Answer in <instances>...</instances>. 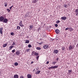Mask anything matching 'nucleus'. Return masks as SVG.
Returning <instances> with one entry per match:
<instances>
[{
    "label": "nucleus",
    "mask_w": 78,
    "mask_h": 78,
    "mask_svg": "<svg viewBox=\"0 0 78 78\" xmlns=\"http://www.w3.org/2000/svg\"><path fill=\"white\" fill-rule=\"evenodd\" d=\"M3 29V27H1L0 28V33L1 34L3 33V32H2Z\"/></svg>",
    "instance_id": "obj_9"
},
{
    "label": "nucleus",
    "mask_w": 78,
    "mask_h": 78,
    "mask_svg": "<svg viewBox=\"0 0 78 78\" xmlns=\"http://www.w3.org/2000/svg\"><path fill=\"white\" fill-rule=\"evenodd\" d=\"M17 30H20V26H17Z\"/></svg>",
    "instance_id": "obj_25"
},
{
    "label": "nucleus",
    "mask_w": 78,
    "mask_h": 78,
    "mask_svg": "<svg viewBox=\"0 0 78 78\" xmlns=\"http://www.w3.org/2000/svg\"><path fill=\"white\" fill-rule=\"evenodd\" d=\"M7 5H8V3H7V2H5V7H6V6H7Z\"/></svg>",
    "instance_id": "obj_30"
},
{
    "label": "nucleus",
    "mask_w": 78,
    "mask_h": 78,
    "mask_svg": "<svg viewBox=\"0 0 78 78\" xmlns=\"http://www.w3.org/2000/svg\"><path fill=\"white\" fill-rule=\"evenodd\" d=\"M8 20L7 19L4 18V20H3V23H8Z\"/></svg>",
    "instance_id": "obj_3"
},
{
    "label": "nucleus",
    "mask_w": 78,
    "mask_h": 78,
    "mask_svg": "<svg viewBox=\"0 0 78 78\" xmlns=\"http://www.w3.org/2000/svg\"><path fill=\"white\" fill-rule=\"evenodd\" d=\"M34 62L33 61H32L31 62V64H33Z\"/></svg>",
    "instance_id": "obj_51"
},
{
    "label": "nucleus",
    "mask_w": 78,
    "mask_h": 78,
    "mask_svg": "<svg viewBox=\"0 0 78 78\" xmlns=\"http://www.w3.org/2000/svg\"><path fill=\"white\" fill-rule=\"evenodd\" d=\"M36 69L37 70V71L38 70H39V68H37Z\"/></svg>",
    "instance_id": "obj_49"
},
{
    "label": "nucleus",
    "mask_w": 78,
    "mask_h": 78,
    "mask_svg": "<svg viewBox=\"0 0 78 78\" xmlns=\"http://www.w3.org/2000/svg\"><path fill=\"white\" fill-rule=\"evenodd\" d=\"M14 78H19V76L17 74H15L14 76Z\"/></svg>",
    "instance_id": "obj_13"
},
{
    "label": "nucleus",
    "mask_w": 78,
    "mask_h": 78,
    "mask_svg": "<svg viewBox=\"0 0 78 78\" xmlns=\"http://www.w3.org/2000/svg\"><path fill=\"white\" fill-rule=\"evenodd\" d=\"M12 45H16V42H15V41H14L13 42V44H12Z\"/></svg>",
    "instance_id": "obj_32"
},
{
    "label": "nucleus",
    "mask_w": 78,
    "mask_h": 78,
    "mask_svg": "<svg viewBox=\"0 0 78 78\" xmlns=\"http://www.w3.org/2000/svg\"><path fill=\"white\" fill-rule=\"evenodd\" d=\"M39 56L37 55V56H36V59L37 60V61H38L39 60Z\"/></svg>",
    "instance_id": "obj_23"
},
{
    "label": "nucleus",
    "mask_w": 78,
    "mask_h": 78,
    "mask_svg": "<svg viewBox=\"0 0 78 78\" xmlns=\"http://www.w3.org/2000/svg\"><path fill=\"white\" fill-rule=\"evenodd\" d=\"M15 51H16V50H15V49H14V50H12V53H14L15 52Z\"/></svg>",
    "instance_id": "obj_34"
},
{
    "label": "nucleus",
    "mask_w": 78,
    "mask_h": 78,
    "mask_svg": "<svg viewBox=\"0 0 78 78\" xmlns=\"http://www.w3.org/2000/svg\"><path fill=\"white\" fill-rule=\"evenodd\" d=\"M40 72H41V71L40 70L36 71L35 74L37 75H38V74H39V73H40Z\"/></svg>",
    "instance_id": "obj_7"
},
{
    "label": "nucleus",
    "mask_w": 78,
    "mask_h": 78,
    "mask_svg": "<svg viewBox=\"0 0 78 78\" xmlns=\"http://www.w3.org/2000/svg\"><path fill=\"white\" fill-rule=\"evenodd\" d=\"M42 36L43 37H47V36H46V34H43Z\"/></svg>",
    "instance_id": "obj_22"
},
{
    "label": "nucleus",
    "mask_w": 78,
    "mask_h": 78,
    "mask_svg": "<svg viewBox=\"0 0 78 78\" xmlns=\"http://www.w3.org/2000/svg\"><path fill=\"white\" fill-rule=\"evenodd\" d=\"M7 11L9 12H10V10L9 9H7Z\"/></svg>",
    "instance_id": "obj_38"
},
{
    "label": "nucleus",
    "mask_w": 78,
    "mask_h": 78,
    "mask_svg": "<svg viewBox=\"0 0 78 78\" xmlns=\"http://www.w3.org/2000/svg\"><path fill=\"white\" fill-rule=\"evenodd\" d=\"M53 69H54L58 68V66H53Z\"/></svg>",
    "instance_id": "obj_18"
},
{
    "label": "nucleus",
    "mask_w": 78,
    "mask_h": 78,
    "mask_svg": "<svg viewBox=\"0 0 78 78\" xmlns=\"http://www.w3.org/2000/svg\"><path fill=\"white\" fill-rule=\"evenodd\" d=\"M55 27H58V25L57 24H55Z\"/></svg>",
    "instance_id": "obj_40"
},
{
    "label": "nucleus",
    "mask_w": 78,
    "mask_h": 78,
    "mask_svg": "<svg viewBox=\"0 0 78 78\" xmlns=\"http://www.w3.org/2000/svg\"><path fill=\"white\" fill-rule=\"evenodd\" d=\"M27 76L28 78H31V77H32V76L30 74H28L27 75Z\"/></svg>",
    "instance_id": "obj_10"
},
{
    "label": "nucleus",
    "mask_w": 78,
    "mask_h": 78,
    "mask_svg": "<svg viewBox=\"0 0 78 78\" xmlns=\"http://www.w3.org/2000/svg\"><path fill=\"white\" fill-rule=\"evenodd\" d=\"M10 47L12 48H13V47H14L13 46H10Z\"/></svg>",
    "instance_id": "obj_50"
},
{
    "label": "nucleus",
    "mask_w": 78,
    "mask_h": 78,
    "mask_svg": "<svg viewBox=\"0 0 78 78\" xmlns=\"http://www.w3.org/2000/svg\"><path fill=\"white\" fill-rule=\"evenodd\" d=\"M53 69V66H51V67L49 68V69Z\"/></svg>",
    "instance_id": "obj_42"
},
{
    "label": "nucleus",
    "mask_w": 78,
    "mask_h": 78,
    "mask_svg": "<svg viewBox=\"0 0 78 78\" xmlns=\"http://www.w3.org/2000/svg\"><path fill=\"white\" fill-rule=\"evenodd\" d=\"M35 70H35V69H34L33 70V71H35Z\"/></svg>",
    "instance_id": "obj_52"
},
{
    "label": "nucleus",
    "mask_w": 78,
    "mask_h": 78,
    "mask_svg": "<svg viewBox=\"0 0 78 78\" xmlns=\"http://www.w3.org/2000/svg\"><path fill=\"white\" fill-rule=\"evenodd\" d=\"M50 41L51 42H53V41H54V39L51 38L50 39Z\"/></svg>",
    "instance_id": "obj_37"
},
{
    "label": "nucleus",
    "mask_w": 78,
    "mask_h": 78,
    "mask_svg": "<svg viewBox=\"0 0 78 78\" xmlns=\"http://www.w3.org/2000/svg\"><path fill=\"white\" fill-rule=\"evenodd\" d=\"M18 64H18V63L17 62H15V63H14V65L15 66H18Z\"/></svg>",
    "instance_id": "obj_28"
},
{
    "label": "nucleus",
    "mask_w": 78,
    "mask_h": 78,
    "mask_svg": "<svg viewBox=\"0 0 78 78\" xmlns=\"http://www.w3.org/2000/svg\"><path fill=\"white\" fill-rule=\"evenodd\" d=\"M30 49H27V52H28L30 51Z\"/></svg>",
    "instance_id": "obj_41"
},
{
    "label": "nucleus",
    "mask_w": 78,
    "mask_h": 78,
    "mask_svg": "<svg viewBox=\"0 0 78 78\" xmlns=\"http://www.w3.org/2000/svg\"><path fill=\"white\" fill-rule=\"evenodd\" d=\"M16 55H19V54H20V51H17L16 52Z\"/></svg>",
    "instance_id": "obj_16"
},
{
    "label": "nucleus",
    "mask_w": 78,
    "mask_h": 78,
    "mask_svg": "<svg viewBox=\"0 0 78 78\" xmlns=\"http://www.w3.org/2000/svg\"><path fill=\"white\" fill-rule=\"evenodd\" d=\"M11 35H12V36H14V34L13 32H11Z\"/></svg>",
    "instance_id": "obj_36"
},
{
    "label": "nucleus",
    "mask_w": 78,
    "mask_h": 78,
    "mask_svg": "<svg viewBox=\"0 0 78 78\" xmlns=\"http://www.w3.org/2000/svg\"><path fill=\"white\" fill-rule=\"evenodd\" d=\"M75 14L76 16H78V9H76L75 10Z\"/></svg>",
    "instance_id": "obj_11"
},
{
    "label": "nucleus",
    "mask_w": 78,
    "mask_h": 78,
    "mask_svg": "<svg viewBox=\"0 0 78 78\" xmlns=\"http://www.w3.org/2000/svg\"><path fill=\"white\" fill-rule=\"evenodd\" d=\"M13 6H13V5H12V6L11 7H10L9 8L11 10V9H12V7H13Z\"/></svg>",
    "instance_id": "obj_39"
},
{
    "label": "nucleus",
    "mask_w": 78,
    "mask_h": 78,
    "mask_svg": "<svg viewBox=\"0 0 78 78\" xmlns=\"http://www.w3.org/2000/svg\"><path fill=\"white\" fill-rule=\"evenodd\" d=\"M37 44H38L39 45H42V44H43V42H41V43H39L38 42H37Z\"/></svg>",
    "instance_id": "obj_24"
},
{
    "label": "nucleus",
    "mask_w": 78,
    "mask_h": 78,
    "mask_svg": "<svg viewBox=\"0 0 78 78\" xmlns=\"http://www.w3.org/2000/svg\"><path fill=\"white\" fill-rule=\"evenodd\" d=\"M12 48L11 47V46H10L9 47V50H11V49Z\"/></svg>",
    "instance_id": "obj_44"
},
{
    "label": "nucleus",
    "mask_w": 78,
    "mask_h": 78,
    "mask_svg": "<svg viewBox=\"0 0 78 78\" xmlns=\"http://www.w3.org/2000/svg\"><path fill=\"white\" fill-rule=\"evenodd\" d=\"M36 49H37V50H40L41 49V48L40 47H37L36 48Z\"/></svg>",
    "instance_id": "obj_21"
},
{
    "label": "nucleus",
    "mask_w": 78,
    "mask_h": 78,
    "mask_svg": "<svg viewBox=\"0 0 78 78\" xmlns=\"http://www.w3.org/2000/svg\"><path fill=\"white\" fill-rule=\"evenodd\" d=\"M38 2V0H34L33 1V3H36L37 2Z\"/></svg>",
    "instance_id": "obj_14"
},
{
    "label": "nucleus",
    "mask_w": 78,
    "mask_h": 78,
    "mask_svg": "<svg viewBox=\"0 0 78 78\" xmlns=\"http://www.w3.org/2000/svg\"><path fill=\"white\" fill-rule=\"evenodd\" d=\"M64 50H65V47L64 46L62 47V50L64 51Z\"/></svg>",
    "instance_id": "obj_29"
},
{
    "label": "nucleus",
    "mask_w": 78,
    "mask_h": 78,
    "mask_svg": "<svg viewBox=\"0 0 78 78\" xmlns=\"http://www.w3.org/2000/svg\"><path fill=\"white\" fill-rule=\"evenodd\" d=\"M28 47L29 48H31V47H32V46L31 45V44H29Z\"/></svg>",
    "instance_id": "obj_33"
},
{
    "label": "nucleus",
    "mask_w": 78,
    "mask_h": 78,
    "mask_svg": "<svg viewBox=\"0 0 78 78\" xmlns=\"http://www.w3.org/2000/svg\"><path fill=\"white\" fill-rule=\"evenodd\" d=\"M38 31H39V30L38 29Z\"/></svg>",
    "instance_id": "obj_53"
},
{
    "label": "nucleus",
    "mask_w": 78,
    "mask_h": 78,
    "mask_svg": "<svg viewBox=\"0 0 78 78\" xmlns=\"http://www.w3.org/2000/svg\"><path fill=\"white\" fill-rule=\"evenodd\" d=\"M59 51H58V50H57L56 49H55L53 51V53H54L55 54H58V53Z\"/></svg>",
    "instance_id": "obj_4"
},
{
    "label": "nucleus",
    "mask_w": 78,
    "mask_h": 78,
    "mask_svg": "<svg viewBox=\"0 0 78 78\" xmlns=\"http://www.w3.org/2000/svg\"><path fill=\"white\" fill-rule=\"evenodd\" d=\"M20 78H23V76H21L20 77Z\"/></svg>",
    "instance_id": "obj_47"
},
{
    "label": "nucleus",
    "mask_w": 78,
    "mask_h": 78,
    "mask_svg": "<svg viewBox=\"0 0 78 78\" xmlns=\"http://www.w3.org/2000/svg\"><path fill=\"white\" fill-rule=\"evenodd\" d=\"M55 32L57 34H58V33H59V32H60V31L58 29H56L55 30Z\"/></svg>",
    "instance_id": "obj_8"
},
{
    "label": "nucleus",
    "mask_w": 78,
    "mask_h": 78,
    "mask_svg": "<svg viewBox=\"0 0 78 78\" xmlns=\"http://www.w3.org/2000/svg\"><path fill=\"white\" fill-rule=\"evenodd\" d=\"M56 61H58L59 60V58H56Z\"/></svg>",
    "instance_id": "obj_48"
},
{
    "label": "nucleus",
    "mask_w": 78,
    "mask_h": 78,
    "mask_svg": "<svg viewBox=\"0 0 78 78\" xmlns=\"http://www.w3.org/2000/svg\"><path fill=\"white\" fill-rule=\"evenodd\" d=\"M69 30H72V28L71 27H69Z\"/></svg>",
    "instance_id": "obj_46"
},
{
    "label": "nucleus",
    "mask_w": 78,
    "mask_h": 78,
    "mask_svg": "<svg viewBox=\"0 0 78 78\" xmlns=\"http://www.w3.org/2000/svg\"><path fill=\"white\" fill-rule=\"evenodd\" d=\"M7 46V44H5L3 45V47H6Z\"/></svg>",
    "instance_id": "obj_26"
},
{
    "label": "nucleus",
    "mask_w": 78,
    "mask_h": 78,
    "mask_svg": "<svg viewBox=\"0 0 78 78\" xmlns=\"http://www.w3.org/2000/svg\"><path fill=\"white\" fill-rule=\"evenodd\" d=\"M56 62H52V64H53V65H55V64H56Z\"/></svg>",
    "instance_id": "obj_35"
},
{
    "label": "nucleus",
    "mask_w": 78,
    "mask_h": 78,
    "mask_svg": "<svg viewBox=\"0 0 78 78\" xmlns=\"http://www.w3.org/2000/svg\"><path fill=\"white\" fill-rule=\"evenodd\" d=\"M28 43H30V41L29 40L25 41V44H28Z\"/></svg>",
    "instance_id": "obj_15"
},
{
    "label": "nucleus",
    "mask_w": 78,
    "mask_h": 78,
    "mask_svg": "<svg viewBox=\"0 0 78 78\" xmlns=\"http://www.w3.org/2000/svg\"><path fill=\"white\" fill-rule=\"evenodd\" d=\"M19 25L21 27H24V25H23V24H22V21H20V22L19 23Z\"/></svg>",
    "instance_id": "obj_2"
},
{
    "label": "nucleus",
    "mask_w": 78,
    "mask_h": 78,
    "mask_svg": "<svg viewBox=\"0 0 78 78\" xmlns=\"http://www.w3.org/2000/svg\"><path fill=\"white\" fill-rule=\"evenodd\" d=\"M69 27L66 28L65 30H69Z\"/></svg>",
    "instance_id": "obj_43"
},
{
    "label": "nucleus",
    "mask_w": 78,
    "mask_h": 78,
    "mask_svg": "<svg viewBox=\"0 0 78 78\" xmlns=\"http://www.w3.org/2000/svg\"><path fill=\"white\" fill-rule=\"evenodd\" d=\"M61 19L62 20H66V19H67V18L66 16H63V17H62Z\"/></svg>",
    "instance_id": "obj_12"
},
{
    "label": "nucleus",
    "mask_w": 78,
    "mask_h": 78,
    "mask_svg": "<svg viewBox=\"0 0 78 78\" xmlns=\"http://www.w3.org/2000/svg\"><path fill=\"white\" fill-rule=\"evenodd\" d=\"M72 72V70H68V73H69V75L71 74V73Z\"/></svg>",
    "instance_id": "obj_17"
},
{
    "label": "nucleus",
    "mask_w": 78,
    "mask_h": 78,
    "mask_svg": "<svg viewBox=\"0 0 78 78\" xmlns=\"http://www.w3.org/2000/svg\"><path fill=\"white\" fill-rule=\"evenodd\" d=\"M39 55V54H38V53H37V52H35V54H34V56L35 55V56H37V55Z\"/></svg>",
    "instance_id": "obj_27"
},
{
    "label": "nucleus",
    "mask_w": 78,
    "mask_h": 78,
    "mask_svg": "<svg viewBox=\"0 0 78 78\" xmlns=\"http://www.w3.org/2000/svg\"><path fill=\"white\" fill-rule=\"evenodd\" d=\"M43 48L44 49H48L49 48V46L48 45H45L43 46Z\"/></svg>",
    "instance_id": "obj_1"
},
{
    "label": "nucleus",
    "mask_w": 78,
    "mask_h": 78,
    "mask_svg": "<svg viewBox=\"0 0 78 78\" xmlns=\"http://www.w3.org/2000/svg\"><path fill=\"white\" fill-rule=\"evenodd\" d=\"M35 52H35V51H32V56H34V55Z\"/></svg>",
    "instance_id": "obj_20"
},
{
    "label": "nucleus",
    "mask_w": 78,
    "mask_h": 78,
    "mask_svg": "<svg viewBox=\"0 0 78 78\" xmlns=\"http://www.w3.org/2000/svg\"><path fill=\"white\" fill-rule=\"evenodd\" d=\"M4 17L1 16L0 17V22H2L4 20Z\"/></svg>",
    "instance_id": "obj_6"
},
{
    "label": "nucleus",
    "mask_w": 78,
    "mask_h": 78,
    "mask_svg": "<svg viewBox=\"0 0 78 78\" xmlns=\"http://www.w3.org/2000/svg\"><path fill=\"white\" fill-rule=\"evenodd\" d=\"M29 27V30H32V28H33V26L31 25Z\"/></svg>",
    "instance_id": "obj_19"
},
{
    "label": "nucleus",
    "mask_w": 78,
    "mask_h": 78,
    "mask_svg": "<svg viewBox=\"0 0 78 78\" xmlns=\"http://www.w3.org/2000/svg\"><path fill=\"white\" fill-rule=\"evenodd\" d=\"M60 23V21H59V20H57V22H56V23H57V24H58V23Z\"/></svg>",
    "instance_id": "obj_31"
},
{
    "label": "nucleus",
    "mask_w": 78,
    "mask_h": 78,
    "mask_svg": "<svg viewBox=\"0 0 78 78\" xmlns=\"http://www.w3.org/2000/svg\"><path fill=\"white\" fill-rule=\"evenodd\" d=\"M46 64H49V62L47 61L46 63Z\"/></svg>",
    "instance_id": "obj_45"
},
{
    "label": "nucleus",
    "mask_w": 78,
    "mask_h": 78,
    "mask_svg": "<svg viewBox=\"0 0 78 78\" xmlns=\"http://www.w3.org/2000/svg\"><path fill=\"white\" fill-rule=\"evenodd\" d=\"M74 48V47L73 46H71V45H70L69 47V50H73Z\"/></svg>",
    "instance_id": "obj_5"
}]
</instances>
